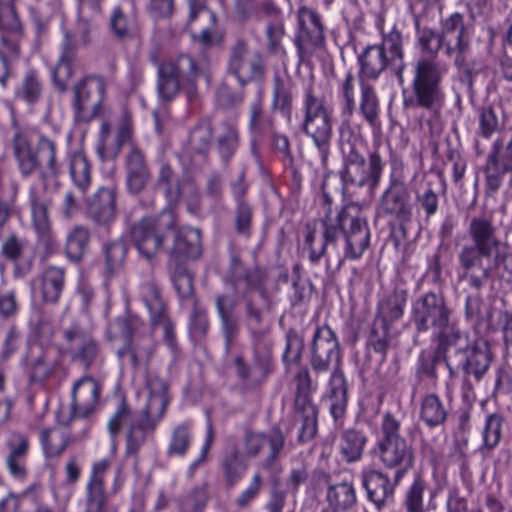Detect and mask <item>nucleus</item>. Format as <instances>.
<instances>
[{
    "mask_svg": "<svg viewBox=\"0 0 512 512\" xmlns=\"http://www.w3.org/2000/svg\"><path fill=\"white\" fill-rule=\"evenodd\" d=\"M390 341V325L375 319L370 329L367 345L381 355V361L386 358Z\"/></svg>",
    "mask_w": 512,
    "mask_h": 512,
    "instance_id": "obj_54",
    "label": "nucleus"
},
{
    "mask_svg": "<svg viewBox=\"0 0 512 512\" xmlns=\"http://www.w3.org/2000/svg\"><path fill=\"white\" fill-rule=\"evenodd\" d=\"M362 484L367 491V496L377 510H381L388 499L393 497L395 486L398 483H391L389 477L377 470L363 471Z\"/></svg>",
    "mask_w": 512,
    "mask_h": 512,
    "instance_id": "obj_32",
    "label": "nucleus"
},
{
    "mask_svg": "<svg viewBox=\"0 0 512 512\" xmlns=\"http://www.w3.org/2000/svg\"><path fill=\"white\" fill-rule=\"evenodd\" d=\"M226 70L241 86H245L249 82L264 80L267 63L262 52L251 49L247 39L237 37L228 47Z\"/></svg>",
    "mask_w": 512,
    "mask_h": 512,
    "instance_id": "obj_14",
    "label": "nucleus"
},
{
    "mask_svg": "<svg viewBox=\"0 0 512 512\" xmlns=\"http://www.w3.org/2000/svg\"><path fill=\"white\" fill-rule=\"evenodd\" d=\"M381 208L384 213L394 216L405 230L412 220L414 207L411 194L403 182L391 181L381 197Z\"/></svg>",
    "mask_w": 512,
    "mask_h": 512,
    "instance_id": "obj_20",
    "label": "nucleus"
},
{
    "mask_svg": "<svg viewBox=\"0 0 512 512\" xmlns=\"http://www.w3.org/2000/svg\"><path fill=\"white\" fill-rule=\"evenodd\" d=\"M18 184L5 181V171L0 167V228L10 219L18 195Z\"/></svg>",
    "mask_w": 512,
    "mask_h": 512,
    "instance_id": "obj_48",
    "label": "nucleus"
},
{
    "mask_svg": "<svg viewBox=\"0 0 512 512\" xmlns=\"http://www.w3.org/2000/svg\"><path fill=\"white\" fill-rule=\"evenodd\" d=\"M12 149L23 177L37 174L45 188L58 178L60 165L56 158V144L51 139L41 136L33 147L29 134L17 130L12 138Z\"/></svg>",
    "mask_w": 512,
    "mask_h": 512,
    "instance_id": "obj_6",
    "label": "nucleus"
},
{
    "mask_svg": "<svg viewBox=\"0 0 512 512\" xmlns=\"http://www.w3.org/2000/svg\"><path fill=\"white\" fill-rule=\"evenodd\" d=\"M470 45L468 29L443 41L445 53L453 57L454 66L459 72L460 79L471 87L475 76L478 74V69L475 62L469 58Z\"/></svg>",
    "mask_w": 512,
    "mask_h": 512,
    "instance_id": "obj_19",
    "label": "nucleus"
},
{
    "mask_svg": "<svg viewBox=\"0 0 512 512\" xmlns=\"http://www.w3.org/2000/svg\"><path fill=\"white\" fill-rule=\"evenodd\" d=\"M488 156L512 173V139L505 146L500 139L496 140Z\"/></svg>",
    "mask_w": 512,
    "mask_h": 512,
    "instance_id": "obj_64",
    "label": "nucleus"
},
{
    "mask_svg": "<svg viewBox=\"0 0 512 512\" xmlns=\"http://www.w3.org/2000/svg\"><path fill=\"white\" fill-rule=\"evenodd\" d=\"M361 97L359 110L363 118L372 128L379 127V99L375 89L369 83L361 80Z\"/></svg>",
    "mask_w": 512,
    "mask_h": 512,
    "instance_id": "obj_46",
    "label": "nucleus"
},
{
    "mask_svg": "<svg viewBox=\"0 0 512 512\" xmlns=\"http://www.w3.org/2000/svg\"><path fill=\"white\" fill-rule=\"evenodd\" d=\"M187 6V25L193 27L199 22L217 24V16L209 7V0H185Z\"/></svg>",
    "mask_w": 512,
    "mask_h": 512,
    "instance_id": "obj_55",
    "label": "nucleus"
},
{
    "mask_svg": "<svg viewBox=\"0 0 512 512\" xmlns=\"http://www.w3.org/2000/svg\"><path fill=\"white\" fill-rule=\"evenodd\" d=\"M446 72V65L435 57L419 59L414 66L412 94L404 98V106L438 111L444 102L441 83Z\"/></svg>",
    "mask_w": 512,
    "mask_h": 512,
    "instance_id": "obj_7",
    "label": "nucleus"
},
{
    "mask_svg": "<svg viewBox=\"0 0 512 512\" xmlns=\"http://www.w3.org/2000/svg\"><path fill=\"white\" fill-rule=\"evenodd\" d=\"M191 443L190 426L186 423L179 424L172 430L166 453L169 457H184L188 453Z\"/></svg>",
    "mask_w": 512,
    "mask_h": 512,
    "instance_id": "obj_50",
    "label": "nucleus"
},
{
    "mask_svg": "<svg viewBox=\"0 0 512 512\" xmlns=\"http://www.w3.org/2000/svg\"><path fill=\"white\" fill-rule=\"evenodd\" d=\"M24 252V242L15 234L10 235L1 246V255L8 261L13 262L14 275L16 277L26 276L33 268L34 259L28 257L22 259Z\"/></svg>",
    "mask_w": 512,
    "mask_h": 512,
    "instance_id": "obj_37",
    "label": "nucleus"
},
{
    "mask_svg": "<svg viewBox=\"0 0 512 512\" xmlns=\"http://www.w3.org/2000/svg\"><path fill=\"white\" fill-rule=\"evenodd\" d=\"M77 47L78 41H76L74 35L69 31H65L62 52L53 70V80L60 91L66 90L67 83L73 76L74 65L77 60Z\"/></svg>",
    "mask_w": 512,
    "mask_h": 512,
    "instance_id": "obj_30",
    "label": "nucleus"
},
{
    "mask_svg": "<svg viewBox=\"0 0 512 512\" xmlns=\"http://www.w3.org/2000/svg\"><path fill=\"white\" fill-rule=\"evenodd\" d=\"M66 284V271L63 267L50 265L45 268L39 278L36 291L44 303L56 304L59 302Z\"/></svg>",
    "mask_w": 512,
    "mask_h": 512,
    "instance_id": "obj_33",
    "label": "nucleus"
},
{
    "mask_svg": "<svg viewBox=\"0 0 512 512\" xmlns=\"http://www.w3.org/2000/svg\"><path fill=\"white\" fill-rule=\"evenodd\" d=\"M105 89L104 78L99 75H88L74 86L73 108L76 121L89 122L100 115Z\"/></svg>",
    "mask_w": 512,
    "mask_h": 512,
    "instance_id": "obj_16",
    "label": "nucleus"
},
{
    "mask_svg": "<svg viewBox=\"0 0 512 512\" xmlns=\"http://www.w3.org/2000/svg\"><path fill=\"white\" fill-rule=\"evenodd\" d=\"M253 209L246 201L237 203L234 212V227L238 235L248 239L252 234Z\"/></svg>",
    "mask_w": 512,
    "mask_h": 512,
    "instance_id": "obj_60",
    "label": "nucleus"
},
{
    "mask_svg": "<svg viewBox=\"0 0 512 512\" xmlns=\"http://www.w3.org/2000/svg\"><path fill=\"white\" fill-rule=\"evenodd\" d=\"M5 447L7 449L6 464L10 473L15 478H24L27 474L25 458L29 450L27 435L17 431L9 432Z\"/></svg>",
    "mask_w": 512,
    "mask_h": 512,
    "instance_id": "obj_31",
    "label": "nucleus"
},
{
    "mask_svg": "<svg viewBox=\"0 0 512 512\" xmlns=\"http://www.w3.org/2000/svg\"><path fill=\"white\" fill-rule=\"evenodd\" d=\"M323 244L319 250H312L309 259L317 263L325 254L327 247L334 246L340 234L345 237L344 259H359L370 244V230L365 219L360 216V209L355 204L342 207L335 217L326 213L322 220Z\"/></svg>",
    "mask_w": 512,
    "mask_h": 512,
    "instance_id": "obj_4",
    "label": "nucleus"
},
{
    "mask_svg": "<svg viewBox=\"0 0 512 512\" xmlns=\"http://www.w3.org/2000/svg\"><path fill=\"white\" fill-rule=\"evenodd\" d=\"M303 107L301 130L313 140L321 164L326 168L332 139V111L325 105L323 98L315 95L311 87L305 91Z\"/></svg>",
    "mask_w": 512,
    "mask_h": 512,
    "instance_id": "obj_9",
    "label": "nucleus"
},
{
    "mask_svg": "<svg viewBox=\"0 0 512 512\" xmlns=\"http://www.w3.org/2000/svg\"><path fill=\"white\" fill-rule=\"evenodd\" d=\"M202 255L201 232L186 228L174 233V243L170 251L169 263H184V260H196Z\"/></svg>",
    "mask_w": 512,
    "mask_h": 512,
    "instance_id": "obj_27",
    "label": "nucleus"
},
{
    "mask_svg": "<svg viewBox=\"0 0 512 512\" xmlns=\"http://www.w3.org/2000/svg\"><path fill=\"white\" fill-rule=\"evenodd\" d=\"M294 413L297 421L301 422L298 436L300 442H308L317 434L318 409L310 396H295Z\"/></svg>",
    "mask_w": 512,
    "mask_h": 512,
    "instance_id": "obj_34",
    "label": "nucleus"
},
{
    "mask_svg": "<svg viewBox=\"0 0 512 512\" xmlns=\"http://www.w3.org/2000/svg\"><path fill=\"white\" fill-rule=\"evenodd\" d=\"M271 108L272 110L281 112L285 117L290 119L293 108L292 87L279 76L274 78Z\"/></svg>",
    "mask_w": 512,
    "mask_h": 512,
    "instance_id": "obj_51",
    "label": "nucleus"
},
{
    "mask_svg": "<svg viewBox=\"0 0 512 512\" xmlns=\"http://www.w3.org/2000/svg\"><path fill=\"white\" fill-rule=\"evenodd\" d=\"M200 75V68L196 61L186 54L174 60L158 63L157 91L162 101L170 102L180 91V81L193 83Z\"/></svg>",
    "mask_w": 512,
    "mask_h": 512,
    "instance_id": "obj_15",
    "label": "nucleus"
},
{
    "mask_svg": "<svg viewBox=\"0 0 512 512\" xmlns=\"http://www.w3.org/2000/svg\"><path fill=\"white\" fill-rule=\"evenodd\" d=\"M122 323L128 328L129 336L124 345L118 349L120 359L129 357L132 365L138 367L147 365L153 357L155 342L150 334H139L131 331L134 323L129 319H123Z\"/></svg>",
    "mask_w": 512,
    "mask_h": 512,
    "instance_id": "obj_22",
    "label": "nucleus"
},
{
    "mask_svg": "<svg viewBox=\"0 0 512 512\" xmlns=\"http://www.w3.org/2000/svg\"><path fill=\"white\" fill-rule=\"evenodd\" d=\"M148 386L150 389V397L145 410H148V412L156 416V418H162L168 405L166 396L168 390L167 383L155 376L149 379Z\"/></svg>",
    "mask_w": 512,
    "mask_h": 512,
    "instance_id": "obj_49",
    "label": "nucleus"
},
{
    "mask_svg": "<svg viewBox=\"0 0 512 512\" xmlns=\"http://www.w3.org/2000/svg\"><path fill=\"white\" fill-rule=\"evenodd\" d=\"M177 224L174 210L164 209L159 215L144 216L130 227V237L139 254L153 259L163 246L166 234Z\"/></svg>",
    "mask_w": 512,
    "mask_h": 512,
    "instance_id": "obj_10",
    "label": "nucleus"
},
{
    "mask_svg": "<svg viewBox=\"0 0 512 512\" xmlns=\"http://www.w3.org/2000/svg\"><path fill=\"white\" fill-rule=\"evenodd\" d=\"M239 135L237 129L228 123L223 124V133L217 137V150L225 163H227L238 148Z\"/></svg>",
    "mask_w": 512,
    "mask_h": 512,
    "instance_id": "obj_56",
    "label": "nucleus"
},
{
    "mask_svg": "<svg viewBox=\"0 0 512 512\" xmlns=\"http://www.w3.org/2000/svg\"><path fill=\"white\" fill-rule=\"evenodd\" d=\"M92 220L98 225H108L117 214V186L111 183L100 187L88 202Z\"/></svg>",
    "mask_w": 512,
    "mask_h": 512,
    "instance_id": "obj_26",
    "label": "nucleus"
},
{
    "mask_svg": "<svg viewBox=\"0 0 512 512\" xmlns=\"http://www.w3.org/2000/svg\"><path fill=\"white\" fill-rule=\"evenodd\" d=\"M91 232L87 226L75 225L66 236L65 254L72 262H80L87 253Z\"/></svg>",
    "mask_w": 512,
    "mask_h": 512,
    "instance_id": "obj_39",
    "label": "nucleus"
},
{
    "mask_svg": "<svg viewBox=\"0 0 512 512\" xmlns=\"http://www.w3.org/2000/svg\"><path fill=\"white\" fill-rule=\"evenodd\" d=\"M365 434L356 429L343 431L340 437L339 449L342 458L347 463H353L361 459L366 445Z\"/></svg>",
    "mask_w": 512,
    "mask_h": 512,
    "instance_id": "obj_43",
    "label": "nucleus"
},
{
    "mask_svg": "<svg viewBox=\"0 0 512 512\" xmlns=\"http://www.w3.org/2000/svg\"><path fill=\"white\" fill-rule=\"evenodd\" d=\"M243 453L247 458L262 456L259 469L273 473L278 469L279 459L286 446V436L280 426H273L268 432L247 429L242 439Z\"/></svg>",
    "mask_w": 512,
    "mask_h": 512,
    "instance_id": "obj_11",
    "label": "nucleus"
},
{
    "mask_svg": "<svg viewBox=\"0 0 512 512\" xmlns=\"http://www.w3.org/2000/svg\"><path fill=\"white\" fill-rule=\"evenodd\" d=\"M63 337L68 344L67 352L71 361L79 363L85 370H89L99 359L100 344L79 325L65 329Z\"/></svg>",
    "mask_w": 512,
    "mask_h": 512,
    "instance_id": "obj_18",
    "label": "nucleus"
},
{
    "mask_svg": "<svg viewBox=\"0 0 512 512\" xmlns=\"http://www.w3.org/2000/svg\"><path fill=\"white\" fill-rule=\"evenodd\" d=\"M140 296L149 311L151 325L155 327L168 314L160 288L154 282H147L140 287Z\"/></svg>",
    "mask_w": 512,
    "mask_h": 512,
    "instance_id": "obj_40",
    "label": "nucleus"
},
{
    "mask_svg": "<svg viewBox=\"0 0 512 512\" xmlns=\"http://www.w3.org/2000/svg\"><path fill=\"white\" fill-rule=\"evenodd\" d=\"M483 171L485 175V194L487 196L493 195L500 189L504 175L510 172L489 156L486 159Z\"/></svg>",
    "mask_w": 512,
    "mask_h": 512,
    "instance_id": "obj_59",
    "label": "nucleus"
},
{
    "mask_svg": "<svg viewBox=\"0 0 512 512\" xmlns=\"http://www.w3.org/2000/svg\"><path fill=\"white\" fill-rule=\"evenodd\" d=\"M425 488L426 485L422 478L417 477L414 479L404 498L403 504L406 512H425L423 501Z\"/></svg>",
    "mask_w": 512,
    "mask_h": 512,
    "instance_id": "obj_61",
    "label": "nucleus"
},
{
    "mask_svg": "<svg viewBox=\"0 0 512 512\" xmlns=\"http://www.w3.org/2000/svg\"><path fill=\"white\" fill-rule=\"evenodd\" d=\"M266 281L265 269L258 266L247 269L239 256L232 255L224 282L234 296L219 294L215 299L227 353L231 351L239 334L235 315L238 299L243 302L244 324L253 339L254 362L250 367L242 356H237L234 363L238 377L249 386L260 385L272 371V342L266 338L268 328L265 324L272 308V299Z\"/></svg>",
    "mask_w": 512,
    "mask_h": 512,
    "instance_id": "obj_1",
    "label": "nucleus"
},
{
    "mask_svg": "<svg viewBox=\"0 0 512 512\" xmlns=\"http://www.w3.org/2000/svg\"><path fill=\"white\" fill-rule=\"evenodd\" d=\"M40 440L44 454L48 458L59 457L70 444V435L62 427L43 429Z\"/></svg>",
    "mask_w": 512,
    "mask_h": 512,
    "instance_id": "obj_44",
    "label": "nucleus"
},
{
    "mask_svg": "<svg viewBox=\"0 0 512 512\" xmlns=\"http://www.w3.org/2000/svg\"><path fill=\"white\" fill-rule=\"evenodd\" d=\"M69 174L78 190L85 194L91 186V166L87 157L82 153H75L69 161Z\"/></svg>",
    "mask_w": 512,
    "mask_h": 512,
    "instance_id": "obj_47",
    "label": "nucleus"
},
{
    "mask_svg": "<svg viewBox=\"0 0 512 512\" xmlns=\"http://www.w3.org/2000/svg\"><path fill=\"white\" fill-rule=\"evenodd\" d=\"M340 359V347L335 332L327 325L317 327L310 345V365L314 372L323 373L329 370L332 361L337 364L330 380V412L335 420L344 416L347 407V385L339 368Z\"/></svg>",
    "mask_w": 512,
    "mask_h": 512,
    "instance_id": "obj_5",
    "label": "nucleus"
},
{
    "mask_svg": "<svg viewBox=\"0 0 512 512\" xmlns=\"http://www.w3.org/2000/svg\"><path fill=\"white\" fill-rule=\"evenodd\" d=\"M265 33L268 51L271 54L279 52L282 49V39L286 34L284 19L269 21Z\"/></svg>",
    "mask_w": 512,
    "mask_h": 512,
    "instance_id": "obj_63",
    "label": "nucleus"
},
{
    "mask_svg": "<svg viewBox=\"0 0 512 512\" xmlns=\"http://www.w3.org/2000/svg\"><path fill=\"white\" fill-rule=\"evenodd\" d=\"M101 385L86 375L77 380L72 389V411L77 417L90 416L99 405Z\"/></svg>",
    "mask_w": 512,
    "mask_h": 512,
    "instance_id": "obj_24",
    "label": "nucleus"
},
{
    "mask_svg": "<svg viewBox=\"0 0 512 512\" xmlns=\"http://www.w3.org/2000/svg\"><path fill=\"white\" fill-rule=\"evenodd\" d=\"M303 349V338L294 329H289L286 334V346L283 353V362L287 369L292 365L300 364Z\"/></svg>",
    "mask_w": 512,
    "mask_h": 512,
    "instance_id": "obj_58",
    "label": "nucleus"
},
{
    "mask_svg": "<svg viewBox=\"0 0 512 512\" xmlns=\"http://www.w3.org/2000/svg\"><path fill=\"white\" fill-rule=\"evenodd\" d=\"M170 278L173 286L182 300L194 298V277L185 263H169Z\"/></svg>",
    "mask_w": 512,
    "mask_h": 512,
    "instance_id": "obj_45",
    "label": "nucleus"
},
{
    "mask_svg": "<svg viewBox=\"0 0 512 512\" xmlns=\"http://www.w3.org/2000/svg\"><path fill=\"white\" fill-rule=\"evenodd\" d=\"M296 31L293 43L299 63L308 64L326 45L322 16L313 8L300 6L296 12Z\"/></svg>",
    "mask_w": 512,
    "mask_h": 512,
    "instance_id": "obj_12",
    "label": "nucleus"
},
{
    "mask_svg": "<svg viewBox=\"0 0 512 512\" xmlns=\"http://www.w3.org/2000/svg\"><path fill=\"white\" fill-rule=\"evenodd\" d=\"M126 183L130 193L138 194L148 184L151 173L144 153L136 146L131 145L125 157Z\"/></svg>",
    "mask_w": 512,
    "mask_h": 512,
    "instance_id": "obj_28",
    "label": "nucleus"
},
{
    "mask_svg": "<svg viewBox=\"0 0 512 512\" xmlns=\"http://www.w3.org/2000/svg\"><path fill=\"white\" fill-rule=\"evenodd\" d=\"M25 372L31 384H42L61 367L60 358L51 350L31 347L25 357Z\"/></svg>",
    "mask_w": 512,
    "mask_h": 512,
    "instance_id": "obj_21",
    "label": "nucleus"
},
{
    "mask_svg": "<svg viewBox=\"0 0 512 512\" xmlns=\"http://www.w3.org/2000/svg\"><path fill=\"white\" fill-rule=\"evenodd\" d=\"M213 129L209 122H199L190 131L187 150L192 157L206 160L212 145Z\"/></svg>",
    "mask_w": 512,
    "mask_h": 512,
    "instance_id": "obj_42",
    "label": "nucleus"
},
{
    "mask_svg": "<svg viewBox=\"0 0 512 512\" xmlns=\"http://www.w3.org/2000/svg\"><path fill=\"white\" fill-rule=\"evenodd\" d=\"M421 419L430 427L445 422L447 411L436 394L426 395L421 403Z\"/></svg>",
    "mask_w": 512,
    "mask_h": 512,
    "instance_id": "obj_53",
    "label": "nucleus"
},
{
    "mask_svg": "<svg viewBox=\"0 0 512 512\" xmlns=\"http://www.w3.org/2000/svg\"><path fill=\"white\" fill-rule=\"evenodd\" d=\"M274 128V120L264 114L261 99L255 101L250 107L249 129L254 136H262Z\"/></svg>",
    "mask_w": 512,
    "mask_h": 512,
    "instance_id": "obj_57",
    "label": "nucleus"
},
{
    "mask_svg": "<svg viewBox=\"0 0 512 512\" xmlns=\"http://www.w3.org/2000/svg\"><path fill=\"white\" fill-rule=\"evenodd\" d=\"M412 321L418 332H430L437 341L449 374L458 369L477 379L489 369L493 359L487 340L477 338L469 343L467 336L451 323L452 311L441 293L427 292L412 303Z\"/></svg>",
    "mask_w": 512,
    "mask_h": 512,
    "instance_id": "obj_2",
    "label": "nucleus"
},
{
    "mask_svg": "<svg viewBox=\"0 0 512 512\" xmlns=\"http://www.w3.org/2000/svg\"><path fill=\"white\" fill-rule=\"evenodd\" d=\"M161 418H156L148 410H143L138 416H134L126 432L125 455L137 460L138 453L147 439L153 436L156 426Z\"/></svg>",
    "mask_w": 512,
    "mask_h": 512,
    "instance_id": "obj_23",
    "label": "nucleus"
},
{
    "mask_svg": "<svg viewBox=\"0 0 512 512\" xmlns=\"http://www.w3.org/2000/svg\"><path fill=\"white\" fill-rule=\"evenodd\" d=\"M341 153L343 168L340 171L341 179L345 184L356 186L367 185L374 190L381 179L384 162L377 151L370 153L368 169L363 154L350 142L342 143Z\"/></svg>",
    "mask_w": 512,
    "mask_h": 512,
    "instance_id": "obj_13",
    "label": "nucleus"
},
{
    "mask_svg": "<svg viewBox=\"0 0 512 512\" xmlns=\"http://www.w3.org/2000/svg\"><path fill=\"white\" fill-rule=\"evenodd\" d=\"M318 479L328 485L326 493L328 507L324 510L348 511L355 506L357 496L352 482L331 484V476L325 472H319Z\"/></svg>",
    "mask_w": 512,
    "mask_h": 512,
    "instance_id": "obj_29",
    "label": "nucleus"
},
{
    "mask_svg": "<svg viewBox=\"0 0 512 512\" xmlns=\"http://www.w3.org/2000/svg\"><path fill=\"white\" fill-rule=\"evenodd\" d=\"M403 40L402 35L396 29H393L387 35L384 36L382 44L377 45L383 49L384 55L390 54L388 60L391 62V69L396 74L399 82L403 83V72L405 64L403 62Z\"/></svg>",
    "mask_w": 512,
    "mask_h": 512,
    "instance_id": "obj_41",
    "label": "nucleus"
},
{
    "mask_svg": "<svg viewBox=\"0 0 512 512\" xmlns=\"http://www.w3.org/2000/svg\"><path fill=\"white\" fill-rule=\"evenodd\" d=\"M109 27L113 35L119 40L132 38L138 31L135 18L125 14L120 7H116L113 10L109 20Z\"/></svg>",
    "mask_w": 512,
    "mask_h": 512,
    "instance_id": "obj_52",
    "label": "nucleus"
},
{
    "mask_svg": "<svg viewBox=\"0 0 512 512\" xmlns=\"http://www.w3.org/2000/svg\"><path fill=\"white\" fill-rule=\"evenodd\" d=\"M29 203L32 214L33 228L37 234L38 242L49 252L56 248L57 241L54 236L49 217L48 203L41 199L35 189L30 190Z\"/></svg>",
    "mask_w": 512,
    "mask_h": 512,
    "instance_id": "obj_25",
    "label": "nucleus"
},
{
    "mask_svg": "<svg viewBox=\"0 0 512 512\" xmlns=\"http://www.w3.org/2000/svg\"><path fill=\"white\" fill-rule=\"evenodd\" d=\"M406 302L407 291L404 289H394L379 301L375 319L391 325L403 316Z\"/></svg>",
    "mask_w": 512,
    "mask_h": 512,
    "instance_id": "obj_36",
    "label": "nucleus"
},
{
    "mask_svg": "<svg viewBox=\"0 0 512 512\" xmlns=\"http://www.w3.org/2000/svg\"><path fill=\"white\" fill-rule=\"evenodd\" d=\"M220 465L228 488H233L241 480L248 467L236 446H231L223 452Z\"/></svg>",
    "mask_w": 512,
    "mask_h": 512,
    "instance_id": "obj_38",
    "label": "nucleus"
},
{
    "mask_svg": "<svg viewBox=\"0 0 512 512\" xmlns=\"http://www.w3.org/2000/svg\"><path fill=\"white\" fill-rule=\"evenodd\" d=\"M401 422L391 412L383 415L381 437L376 449L380 462L388 469H396L395 483L412 467L414 453L412 446L400 435Z\"/></svg>",
    "mask_w": 512,
    "mask_h": 512,
    "instance_id": "obj_8",
    "label": "nucleus"
},
{
    "mask_svg": "<svg viewBox=\"0 0 512 512\" xmlns=\"http://www.w3.org/2000/svg\"><path fill=\"white\" fill-rule=\"evenodd\" d=\"M358 61L360 64V81H364V79L376 80L387 67L391 68L388 56L384 55L383 49L376 45L365 48L358 56Z\"/></svg>",
    "mask_w": 512,
    "mask_h": 512,
    "instance_id": "obj_35",
    "label": "nucleus"
},
{
    "mask_svg": "<svg viewBox=\"0 0 512 512\" xmlns=\"http://www.w3.org/2000/svg\"><path fill=\"white\" fill-rule=\"evenodd\" d=\"M467 234L471 243L458 252L459 279L474 291L482 290L494 271L512 274V251L503 242L492 214L470 219Z\"/></svg>",
    "mask_w": 512,
    "mask_h": 512,
    "instance_id": "obj_3",
    "label": "nucleus"
},
{
    "mask_svg": "<svg viewBox=\"0 0 512 512\" xmlns=\"http://www.w3.org/2000/svg\"><path fill=\"white\" fill-rule=\"evenodd\" d=\"M104 251L107 270L114 273L121 269L127 254L126 243L121 239L113 241L105 246Z\"/></svg>",
    "mask_w": 512,
    "mask_h": 512,
    "instance_id": "obj_62",
    "label": "nucleus"
},
{
    "mask_svg": "<svg viewBox=\"0 0 512 512\" xmlns=\"http://www.w3.org/2000/svg\"><path fill=\"white\" fill-rule=\"evenodd\" d=\"M17 0H0V56L11 62L19 59L24 27L16 7Z\"/></svg>",
    "mask_w": 512,
    "mask_h": 512,
    "instance_id": "obj_17",
    "label": "nucleus"
}]
</instances>
